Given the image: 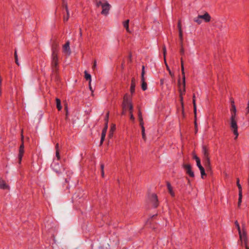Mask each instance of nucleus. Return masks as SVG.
Masks as SVG:
<instances>
[{
  "mask_svg": "<svg viewBox=\"0 0 249 249\" xmlns=\"http://www.w3.org/2000/svg\"><path fill=\"white\" fill-rule=\"evenodd\" d=\"M51 56V69L52 73L57 75L59 71L58 53L59 51L58 46L57 44L53 45L52 48Z\"/></svg>",
  "mask_w": 249,
  "mask_h": 249,
  "instance_id": "nucleus-1",
  "label": "nucleus"
},
{
  "mask_svg": "<svg viewBox=\"0 0 249 249\" xmlns=\"http://www.w3.org/2000/svg\"><path fill=\"white\" fill-rule=\"evenodd\" d=\"M230 126L233 134L235 136V139L238 136V126L236 117L231 116L230 118Z\"/></svg>",
  "mask_w": 249,
  "mask_h": 249,
  "instance_id": "nucleus-2",
  "label": "nucleus"
},
{
  "mask_svg": "<svg viewBox=\"0 0 249 249\" xmlns=\"http://www.w3.org/2000/svg\"><path fill=\"white\" fill-rule=\"evenodd\" d=\"M202 152L203 156V160L205 162V166L206 167H210V159L209 157V150L206 146H203Z\"/></svg>",
  "mask_w": 249,
  "mask_h": 249,
  "instance_id": "nucleus-3",
  "label": "nucleus"
},
{
  "mask_svg": "<svg viewBox=\"0 0 249 249\" xmlns=\"http://www.w3.org/2000/svg\"><path fill=\"white\" fill-rule=\"evenodd\" d=\"M181 73L182 75V78H183V92L180 91V100L181 102H182L183 100V97H182V94L185 93V72H184V65H183V61L182 60V58H181Z\"/></svg>",
  "mask_w": 249,
  "mask_h": 249,
  "instance_id": "nucleus-4",
  "label": "nucleus"
},
{
  "mask_svg": "<svg viewBox=\"0 0 249 249\" xmlns=\"http://www.w3.org/2000/svg\"><path fill=\"white\" fill-rule=\"evenodd\" d=\"M133 106L131 101L128 99V96L125 94L124 96L123 102L122 103V108L124 110L130 108V106Z\"/></svg>",
  "mask_w": 249,
  "mask_h": 249,
  "instance_id": "nucleus-5",
  "label": "nucleus"
},
{
  "mask_svg": "<svg viewBox=\"0 0 249 249\" xmlns=\"http://www.w3.org/2000/svg\"><path fill=\"white\" fill-rule=\"evenodd\" d=\"M144 74H145L144 66L143 65L142 66V73H141V82H142V89L143 91L146 90L147 89V83L145 81V78L144 77Z\"/></svg>",
  "mask_w": 249,
  "mask_h": 249,
  "instance_id": "nucleus-6",
  "label": "nucleus"
},
{
  "mask_svg": "<svg viewBox=\"0 0 249 249\" xmlns=\"http://www.w3.org/2000/svg\"><path fill=\"white\" fill-rule=\"evenodd\" d=\"M183 168L185 170L186 174L190 177L194 178L195 177L194 173L193 171L192 166L190 164H183Z\"/></svg>",
  "mask_w": 249,
  "mask_h": 249,
  "instance_id": "nucleus-7",
  "label": "nucleus"
},
{
  "mask_svg": "<svg viewBox=\"0 0 249 249\" xmlns=\"http://www.w3.org/2000/svg\"><path fill=\"white\" fill-rule=\"evenodd\" d=\"M51 166L53 170L57 174H60L61 173V166L58 162L53 161Z\"/></svg>",
  "mask_w": 249,
  "mask_h": 249,
  "instance_id": "nucleus-8",
  "label": "nucleus"
},
{
  "mask_svg": "<svg viewBox=\"0 0 249 249\" xmlns=\"http://www.w3.org/2000/svg\"><path fill=\"white\" fill-rule=\"evenodd\" d=\"M102 11L101 14L107 15L108 14L110 5L107 2H106L104 4H102Z\"/></svg>",
  "mask_w": 249,
  "mask_h": 249,
  "instance_id": "nucleus-9",
  "label": "nucleus"
},
{
  "mask_svg": "<svg viewBox=\"0 0 249 249\" xmlns=\"http://www.w3.org/2000/svg\"><path fill=\"white\" fill-rule=\"evenodd\" d=\"M24 153V146L23 142L22 141V143L20 145L19 149V153L18 155V162L20 163L21 161L23 154Z\"/></svg>",
  "mask_w": 249,
  "mask_h": 249,
  "instance_id": "nucleus-10",
  "label": "nucleus"
},
{
  "mask_svg": "<svg viewBox=\"0 0 249 249\" xmlns=\"http://www.w3.org/2000/svg\"><path fill=\"white\" fill-rule=\"evenodd\" d=\"M150 201L155 208H157L158 206L159 202L158 196L156 194H153L151 195L150 196Z\"/></svg>",
  "mask_w": 249,
  "mask_h": 249,
  "instance_id": "nucleus-11",
  "label": "nucleus"
},
{
  "mask_svg": "<svg viewBox=\"0 0 249 249\" xmlns=\"http://www.w3.org/2000/svg\"><path fill=\"white\" fill-rule=\"evenodd\" d=\"M199 18L203 19L206 22H209L211 19L210 15L207 12H206L203 15H199Z\"/></svg>",
  "mask_w": 249,
  "mask_h": 249,
  "instance_id": "nucleus-12",
  "label": "nucleus"
},
{
  "mask_svg": "<svg viewBox=\"0 0 249 249\" xmlns=\"http://www.w3.org/2000/svg\"><path fill=\"white\" fill-rule=\"evenodd\" d=\"M166 185L168 189V191L169 193L170 194L172 197H174L175 196V194L173 190V188L170 184V183L168 181L166 182Z\"/></svg>",
  "mask_w": 249,
  "mask_h": 249,
  "instance_id": "nucleus-13",
  "label": "nucleus"
},
{
  "mask_svg": "<svg viewBox=\"0 0 249 249\" xmlns=\"http://www.w3.org/2000/svg\"><path fill=\"white\" fill-rule=\"evenodd\" d=\"M231 116L236 117V107L234 105V102L233 101H231Z\"/></svg>",
  "mask_w": 249,
  "mask_h": 249,
  "instance_id": "nucleus-14",
  "label": "nucleus"
},
{
  "mask_svg": "<svg viewBox=\"0 0 249 249\" xmlns=\"http://www.w3.org/2000/svg\"><path fill=\"white\" fill-rule=\"evenodd\" d=\"M63 51L64 53H70V42L67 41L63 46Z\"/></svg>",
  "mask_w": 249,
  "mask_h": 249,
  "instance_id": "nucleus-15",
  "label": "nucleus"
},
{
  "mask_svg": "<svg viewBox=\"0 0 249 249\" xmlns=\"http://www.w3.org/2000/svg\"><path fill=\"white\" fill-rule=\"evenodd\" d=\"M0 188L2 189H9V186L6 184L5 181L0 178Z\"/></svg>",
  "mask_w": 249,
  "mask_h": 249,
  "instance_id": "nucleus-16",
  "label": "nucleus"
},
{
  "mask_svg": "<svg viewBox=\"0 0 249 249\" xmlns=\"http://www.w3.org/2000/svg\"><path fill=\"white\" fill-rule=\"evenodd\" d=\"M135 79L134 78H132L131 81V86H130V92L132 94L135 92Z\"/></svg>",
  "mask_w": 249,
  "mask_h": 249,
  "instance_id": "nucleus-17",
  "label": "nucleus"
},
{
  "mask_svg": "<svg viewBox=\"0 0 249 249\" xmlns=\"http://www.w3.org/2000/svg\"><path fill=\"white\" fill-rule=\"evenodd\" d=\"M107 130L103 129L101 134V138L100 141V144H102L105 140Z\"/></svg>",
  "mask_w": 249,
  "mask_h": 249,
  "instance_id": "nucleus-18",
  "label": "nucleus"
},
{
  "mask_svg": "<svg viewBox=\"0 0 249 249\" xmlns=\"http://www.w3.org/2000/svg\"><path fill=\"white\" fill-rule=\"evenodd\" d=\"M129 19L125 20V21H124L123 22V26H124V28H125L126 31L128 33H130V31L129 29Z\"/></svg>",
  "mask_w": 249,
  "mask_h": 249,
  "instance_id": "nucleus-19",
  "label": "nucleus"
},
{
  "mask_svg": "<svg viewBox=\"0 0 249 249\" xmlns=\"http://www.w3.org/2000/svg\"><path fill=\"white\" fill-rule=\"evenodd\" d=\"M242 239H241V240H244L245 242V244H246L247 242V233H246V231H245V230H243V232H242Z\"/></svg>",
  "mask_w": 249,
  "mask_h": 249,
  "instance_id": "nucleus-20",
  "label": "nucleus"
},
{
  "mask_svg": "<svg viewBox=\"0 0 249 249\" xmlns=\"http://www.w3.org/2000/svg\"><path fill=\"white\" fill-rule=\"evenodd\" d=\"M84 73H85V78L87 80H89V82H91V75L87 71H84Z\"/></svg>",
  "mask_w": 249,
  "mask_h": 249,
  "instance_id": "nucleus-21",
  "label": "nucleus"
},
{
  "mask_svg": "<svg viewBox=\"0 0 249 249\" xmlns=\"http://www.w3.org/2000/svg\"><path fill=\"white\" fill-rule=\"evenodd\" d=\"M56 107L58 109V110H61L62 109V106L61 105V101L58 98L56 99Z\"/></svg>",
  "mask_w": 249,
  "mask_h": 249,
  "instance_id": "nucleus-22",
  "label": "nucleus"
},
{
  "mask_svg": "<svg viewBox=\"0 0 249 249\" xmlns=\"http://www.w3.org/2000/svg\"><path fill=\"white\" fill-rule=\"evenodd\" d=\"M133 109V106H130V108L129 109V114H130V119L132 121H134L135 118L133 115L132 111Z\"/></svg>",
  "mask_w": 249,
  "mask_h": 249,
  "instance_id": "nucleus-23",
  "label": "nucleus"
},
{
  "mask_svg": "<svg viewBox=\"0 0 249 249\" xmlns=\"http://www.w3.org/2000/svg\"><path fill=\"white\" fill-rule=\"evenodd\" d=\"M242 192H239V198H238V207H240L241 202H242Z\"/></svg>",
  "mask_w": 249,
  "mask_h": 249,
  "instance_id": "nucleus-24",
  "label": "nucleus"
},
{
  "mask_svg": "<svg viewBox=\"0 0 249 249\" xmlns=\"http://www.w3.org/2000/svg\"><path fill=\"white\" fill-rule=\"evenodd\" d=\"M179 38L180 41V45H182L183 41L182 32H179Z\"/></svg>",
  "mask_w": 249,
  "mask_h": 249,
  "instance_id": "nucleus-25",
  "label": "nucleus"
},
{
  "mask_svg": "<svg viewBox=\"0 0 249 249\" xmlns=\"http://www.w3.org/2000/svg\"><path fill=\"white\" fill-rule=\"evenodd\" d=\"M14 57H15V62H16V63L18 66H19V63H18V57L17 51V50H16V49L15 50V53H14Z\"/></svg>",
  "mask_w": 249,
  "mask_h": 249,
  "instance_id": "nucleus-26",
  "label": "nucleus"
},
{
  "mask_svg": "<svg viewBox=\"0 0 249 249\" xmlns=\"http://www.w3.org/2000/svg\"><path fill=\"white\" fill-rule=\"evenodd\" d=\"M194 21L196 22L198 24H200L201 23V18H199V15L194 19Z\"/></svg>",
  "mask_w": 249,
  "mask_h": 249,
  "instance_id": "nucleus-27",
  "label": "nucleus"
},
{
  "mask_svg": "<svg viewBox=\"0 0 249 249\" xmlns=\"http://www.w3.org/2000/svg\"><path fill=\"white\" fill-rule=\"evenodd\" d=\"M237 186L238 190H239V192H242V186L239 183V179L238 178L237 179Z\"/></svg>",
  "mask_w": 249,
  "mask_h": 249,
  "instance_id": "nucleus-28",
  "label": "nucleus"
},
{
  "mask_svg": "<svg viewBox=\"0 0 249 249\" xmlns=\"http://www.w3.org/2000/svg\"><path fill=\"white\" fill-rule=\"evenodd\" d=\"M201 173V177L202 178H204V176L206 175L204 168L203 167L199 169Z\"/></svg>",
  "mask_w": 249,
  "mask_h": 249,
  "instance_id": "nucleus-29",
  "label": "nucleus"
},
{
  "mask_svg": "<svg viewBox=\"0 0 249 249\" xmlns=\"http://www.w3.org/2000/svg\"><path fill=\"white\" fill-rule=\"evenodd\" d=\"M193 107H194V112L195 114H196V100H193Z\"/></svg>",
  "mask_w": 249,
  "mask_h": 249,
  "instance_id": "nucleus-30",
  "label": "nucleus"
},
{
  "mask_svg": "<svg viewBox=\"0 0 249 249\" xmlns=\"http://www.w3.org/2000/svg\"><path fill=\"white\" fill-rule=\"evenodd\" d=\"M104 165L103 163H101V175H102V177H104Z\"/></svg>",
  "mask_w": 249,
  "mask_h": 249,
  "instance_id": "nucleus-31",
  "label": "nucleus"
},
{
  "mask_svg": "<svg viewBox=\"0 0 249 249\" xmlns=\"http://www.w3.org/2000/svg\"><path fill=\"white\" fill-rule=\"evenodd\" d=\"M142 138L143 139L144 141H146V136L145 134V129H142Z\"/></svg>",
  "mask_w": 249,
  "mask_h": 249,
  "instance_id": "nucleus-32",
  "label": "nucleus"
},
{
  "mask_svg": "<svg viewBox=\"0 0 249 249\" xmlns=\"http://www.w3.org/2000/svg\"><path fill=\"white\" fill-rule=\"evenodd\" d=\"M178 28L179 32H182V29H181V22L180 20L178 22Z\"/></svg>",
  "mask_w": 249,
  "mask_h": 249,
  "instance_id": "nucleus-33",
  "label": "nucleus"
},
{
  "mask_svg": "<svg viewBox=\"0 0 249 249\" xmlns=\"http://www.w3.org/2000/svg\"><path fill=\"white\" fill-rule=\"evenodd\" d=\"M139 122H140V125H141V128H142V129H145L144 127V122H143V120H139Z\"/></svg>",
  "mask_w": 249,
  "mask_h": 249,
  "instance_id": "nucleus-34",
  "label": "nucleus"
},
{
  "mask_svg": "<svg viewBox=\"0 0 249 249\" xmlns=\"http://www.w3.org/2000/svg\"><path fill=\"white\" fill-rule=\"evenodd\" d=\"M180 53L181 55H183L184 54V50L183 47V44L180 45Z\"/></svg>",
  "mask_w": 249,
  "mask_h": 249,
  "instance_id": "nucleus-35",
  "label": "nucleus"
},
{
  "mask_svg": "<svg viewBox=\"0 0 249 249\" xmlns=\"http://www.w3.org/2000/svg\"><path fill=\"white\" fill-rule=\"evenodd\" d=\"M237 229L238 231V233H239L240 238V239H242V232H241L240 226L237 227Z\"/></svg>",
  "mask_w": 249,
  "mask_h": 249,
  "instance_id": "nucleus-36",
  "label": "nucleus"
},
{
  "mask_svg": "<svg viewBox=\"0 0 249 249\" xmlns=\"http://www.w3.org/2000/svg\"><path fill=\"white\" fill-rule=\"evenodd\" d=\"M138 118H139V120H143L142 117V113L140 110H139V112H138Z\"/></svg>",
  "mask_w": 249,
  "mask_h": 249,
  "instance_id": "nucleus-37",
  "label": "nucleus"
},
{
  "mask_svg": "<svg viewBox=\"0 0 249 249\" xmlns=\"http://www.w3.org/2000/svg\"><path fill=\"white\" fill-rule=\"evenodd\" d=\"M196 165L198 167L199 169L203 168V166L201 164L200 160V161H197V162H196Z\"/></svg>",
  "mask_w": 249,
  "mask_h": 249,
  "instance_id": "nucleus-38",
  "label": "nucleus"
},
{
  "mask_svg": "<svg viewBox=\"0 0 249 249\" xmlns=\"http://www.w3.org/2000/svg\"><path fill=\"white\" fill-rule=\"evenodd\" d=\"M55 154H56V157H57V160H59L60 159L59 150H57V151H56Z\"/></svg>",
  "mask_w": 249,
  "mask_h": 249,
  "instance_id": "nucleus-39",
  "label": "nucleus"
},
{
  "mask_svg": "<svg viewBox=\"0 0 249 249\" xmlns=\"http://www.w3.org/2000/svg\"><path fill=\"white\" fill-rule=\"evenodd\" d=\"M193 159L196 160V162H197V161L200 160V159L196 155H194L193 156Z\"/></svg>",
  "mask_w": 249,
  "mask_h": 249,
  "instance_id": "nucleus-40",
  "label": "nucleus"
},
{
  "mask_svg": "<svg viewBox=\"0 0 249 249\" xmlns=\"http://www.w3.org/2000/svg\"><path fill=\"white\" fill-rule=\"evenodd\" d=\"M69 17H70V16L68 15V16H65L63 18V20L64 22H66L68 20L69 18Z\"/></svg>",
  "mask_w": 249,
  "mask_h": 249,
  "instance_id": "nucleus-41",
  "label": "nucleus"
},
{
  "mask_svg": "<svg viewBox=\"0 0 249 249\" xmlns=\"http://www.w3.org/2000/svg\"><path fill=\"white\" fill-rule=\"evenodd\" d=\"M65 9H66V12H67V16H68V15L70 16L68 7V6H67V4H65Z\"/></svg>",
  "mask_w": 249,
  "mask_h": 249,
  "instance_id": "nucleus-42",
  "label": "nucleus"
},
{
  "mask_svg": "<svg viewBox=\"0 0 249 249\" xmlns=\"http://www.w3.org/2000/svg\"><path fill=\"white\" fill-rule=\"evenodd\" d=\"M89 88L90 90L91 91V93H93V90L91 86V82H89Z\"/></svg>",
  "mask_w": 249,
  "mask_h": 249,
  "instance_id": "nucleus-43",
  "label": "nucleus"
},
{
  "mask_svg": "<svg viewBox=\"0 0 249 249\" xmlns=\"http://www.w3.org/2000/svg\"><path fill=\"white\" fill-rule=\"evenodd\" d=\"M104 3H102V2L101 1H99L98 2H97V7H99L100 6H102V4H104Z\"/></svg>",
  "mask_w": 249,
  "mask_h": 249,
  "instance_id": "nucleus-44",
  "label": "nucleus"
},
{
  "mask_svg": "<svg viewBox=\"0 0 249 249\" xmlns=\"http://www.w3.org/2000/svg\"><path fill=\"white\" fill-rule=\"evenodd\" d=\"M167 69L169 71V74L171 76H173V74L172 73V72H171V71H170V70L169 69V67H168V66L167 65Z\"/></svg>",
  "mask_w": 249,
  "mask_h": 249,
  "instance_id": "nucleus-45",
  "label": "nucleus"
},
{
  "mask_svg": "<svg viewBox=\"0 0 249 249\" xmlns=\"http://www.w3.org/2000/svg\"><path fill=\"white\" fill-rule=\"evenodd\" d=\"M107 128H108V123L106 122L104 129L107 130Z\"/></svg>",
  "mask_w": 249,
  "mask_h": 249,
  "instance_id": "nucleus-46",
  "label": "nucleus"
},
{
  "mask_svg": "<svg viewBox=\"0 0 249 249\" xmlns=\"http://www.w3.org/2000/svg\"><path fill=\"white\" fill-rule=\"evenodd\" d=\"M163 51L164 56L165 57V53H166V48H165V46L163 48Z\"/></svg>",
  "mask_w": 249,
  "mask_h": 249,
  "instance_id": "nucleus-47",
  "label": "nucleus"
},
{
  "mask_svg": "<svg viewBox=\"0 0 249 249\" xmlns=\"http://www.w3.org/2000/svg\"><path fill=\"white\" fill-rule=\"evenodd\" d=\"M246 109H247V112L248 113H249V101L248 103L247 107L246 108Z\"/></svg>",
  "mask_w": 249,
  "mask_h": 249,
  "instance_id": "nucleus-48",
  "label": "nucleus"
},
{
  "mask_svg": "<svg viewBox=\"0 0 249 249\" xmlns=\"http://www.w3.org/2000/svg\"><path fill=\"white\" fill-rule=\"evenodd\" d=\"M96 67V60H95L94 62L93 65L92 66V69L93 70L95 69Z\"/></svg>",
  "mask_w": 249,
  "mask_h": 249,
  "instance_id": "nucleus-49",
  "label": "nucleus"
},
{
  "mask_svg": "<svg viewBox=\"0 0 249 249\" xmlns=\"http://www.w3.org/2000/svg\"><path fill=\"white\" fill-rule=\"evenodd\" d=\"M58 148H59V144H58V143H57L55 145V150H56V151H57V150H59Z\"/></svg>",
  "mask_w": 249,
  "mask_h": 249,
  "instance_id": "nucleus-50",
  "label": "nucleus"
},
{
  "mask_svg": "<svg viewBox=\"0 0 249 249\" xmlns=\"http://www.w3.org/2000/svg\"><path fill=\"white\" fill-rule=\"evenodd\" d=\"M235 226H236V228H237V227H239V226H239V223H238V222H237V221H236L235 222Z\"/></svg>",
  "mask_w": 249,
  "mask_h": 249,
  "instance_id": "nucleus-51",
  "label": "nucleus"
},
{
  "mask_svg": "<svg viewBox=\"0 0 249 249\" xmlns=\"http://www.w3.org/2000/svg\"><path fill=\"white\" fill-rule=\"evenodd\" d=\"M164 82V80L163 79H160V85H163Z\"/></svg>",
  "mask_w": 249,
  "mask_h": 249,
  "instance_id": "nucleus-52",
  "label": "nucleus"
},
{
  "mask_svg": "<svg viewBox=\"0 0 249 249\" xmlns=\"http://www.w3.org/2000/svg\"><path fill=\"white\" fill-rule=\"evenodd\" d=\"M126 110H127V109L124 110V109H123V111H122V114L123 115L125 114V112H126Z\"/></svg>",
  "mask_w": 249,
  "mask_h": 249,
  "instance_id": "nucleus-53",
  "label": "nucleus"
},
{
  "mask_svg": "<svg viewBox=\"0 0 249 249\" xmlns=\"http://www.w3.org/2000/svg\"><path fill=\"white\" fill-rule=\"evenodd\" d=\"M105 121H106V122L108 123V118H106V117H105Z\"/></svg>",
  "mask_w": 249,
  "mask_h": 249,
  "instance_id": "nucleus-54",
  "label": "nucleus"
},
{
  "mask_svg": "<svg viewBox=\"0 0 249 249\" xmlns=\"http://www.w3.org/2000/svg\"><path fill=\"white\" fill-rule=\"evenodd\" d=\"M106 118H109V112H108L107 113V114H106Z\"/></svg>",
  "mask_w": 249,
  "mask_h": 249,
  "instance_id": "nucleus-55",
  "label": "nucleus"
},
{
  "mask_svg": "<svg viewBox=\"0 0 249 249\" xmlns=\"http://www.w3.org/2000/svg\"><path fill=\"white\" fill-rule=\"evenodd\" d=\"M114 127H115V126H112V127H111V129H110V132H111V131H112V132H113V129H114Z\"/></svg>",
  "mask_w": 249,
  "mask_h": 249,
  "instance_id": "nucleus-56",
  "label": "nucleus"
},
{
  "mask_svg": "<svg viewBox=\"0 0 249 249\" xmlns=\"http://www.w3.org/2000/svg\"><path fill=\"white\" fill-rule=\"evenodd\" d=\"M69 180H70V179H69V178H66L65 179V181L66 182H68L69 181Z\"/></svg>",
  "mask_w": 249,
  "mask_h": 249,
  "instance_id": "nucleus-57",
  "label": "nucleus"
},
{
  "mask_svg": "<svg viewBox=\"0 0 249 249\" xmlns=\"http://www.w3.org/2000/svg\"><path fill=\"white\" fill-rule=\"evenodd\" d=\"M194 100H196V99H195V94H194V95H193V101Z\"/></svg>",
  "mask_w": 249,
  "mask_h": 249,
  "instance_id": "nucleus-58",
  "label": "nucleus"
},
{
  "mask_svg": "<svg viewBox=\"0 0 249 249\" xmlns=\"http://www.w3.org/2000/svg\"><path fill=\"white\" fill-rule=\"evenodd\" d=\"M245 246H246V249H249V248L247 246V244H245Z\"/></svg>",
  "mask_w": 249,
  "mask_h": 249,
  "instance_id": "nucleus-59",
  "label": "nucleus"
},
{
  "mask_svg": "<svg viewBox=\"0 0 249 249\" xmlns=\"http://www.w3.org/2000/svg\"><path fill=\"white\" fill-rule=\"evenodd\" d=\"M112 135V132L111 133V132L110 131V133H109V137H111Z\"/></svg>",
  "mask_w": 249,
  "mask_h": 249,
  "instance_id": "nucleus-60",
  "label": "nucleus"
},
{
  "mask_svg": "<svg viewBox=\"0 0 249 249\" xmlns=\"http://www.w3.org/2000/svg\"><path fill=\"white\" fill-rule=\"evenodd\" d=\"M195 126H196V122H195Z\"/></svg>",
  "mask_w": 249,
  "mask_h": 249,
  "instance_id": "nucleus-61",
  "label": "nucleus"
}]
</instances>
